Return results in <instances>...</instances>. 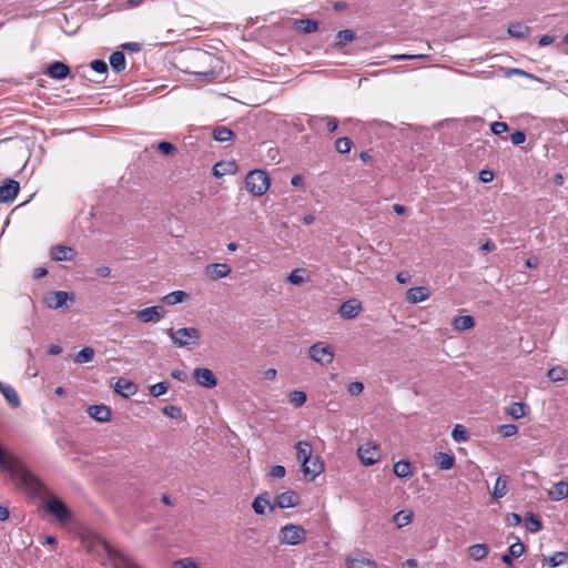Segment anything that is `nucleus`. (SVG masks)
<instances>
[{"label":"nucleus","mask_w":568,"mask_h":568,"mask_svg":"<svg viewBox=\"0 0 568 568\" xmlns=\"http://www.w3.org/2000/svg\"><path fill=\"white\" fill-rule=\"evenodd\" d=\"M296 29L303 33H311L317 29V22L312 19H301L295 22Z\"/></svg>","instance_id":"c9c22d12"},{"label":"nucleus","mask_w":568,"mask_h":568,"mask_svg":"<svg viewBox=\"0 0 568 568\" xmlns=\"http://www.w3.org/2000/svg\"><path fill=\"white\" fill-rule=\"evenodd\" d=\"M45 73L52 79L62 80L70 74V67L63 62L55 61L48 67Z\"/></svg>","instance_id":"6ab92c4d"},{"label":"nucleus","mask_w":568,"mask_h":568,"mask_svg":"<svg viewBox=\"0 0 568 568\" xmlns=\"http://www.w3.org/2000/svg\"><path fill=\"white\" fill-rule=\"evenodd\" d=\"M45 508L61 523L68 521L70 519V511L60 499H53L48 501L45 504Z\"/></svg>","instance_id":"9d476101"},{"label":"nucleus","mask_w":568,"mask_h":568,"mask_svg":"<svg viewBox=\"0 0 568 568\" xmlns=\"http://www.w3.org/2000/svg\"><path fill=\"white\" fill-rule=\"evenodd\" d=\"M187 297L184 291H173L163 297V302L168 305H175L182 303Z\"/></svg>","instance_id":"e433bc0d"},{"label":"nucleus","mask_w":568,"mask_h":568,"mask_svg":"<svg viewBox=\"0 0 568 568\" xmlns=\"http://www.w3.org/2000/svg\"><path fill=\"white\" fill-rule=\"evenodd\" d=\"M352 145H353L352 140L348 138H345V136L337 139L335 142L336 151L342 154L348 153L352 149Z\"/></svg>","instance_id":"a19ab883"},{"label":"nucleus","mask_w":568,"mask_h":568,"mask_svg":"<svg viewBox=\"0 0 568 568\" xmlns=\"http://www.w3.org/2000/svg\"><path fill=\"white\" fill-rule=\"evenodd\" d=\"M393 473L398 478H409L413 476V467L409 460L407 459H400L393 466Z\"/></svg>","instance_id":"b1692460"},{"label":"nucleus","mask_w":568,"mask_h":568,"mask_svg":"<svg viewBox=\"0 0 568 568\" xmlns=\"http://www.w3.org/2000/svg\"><path fill=\"white\" fill-rule=\"evenodd\" d=\"M498 433L504 437H513L518 433V426L515 424H504L498 427Z\"/></svg>","instance_id":"c03bdc74"},{"label":"nucleus","mask_w":568,"mask_h":568,"mask_svg":"<svg viewBox=\"0 0 568 568\" xmlns=\"http://www.w3.org/2000/svg\"><path fill=\"white\" fill-rule=\"evenodd\" d=\"M530 29L520 22H514L508 26L507 32L515 39H525L528 37Z\"/></svg>","instance_id":"cd10ccee"},{"label":"nucleus","mask_w":568,"mask_h":568,"mask_svg":"<svg viewBox=\"0 0 568 568\" xmlns=\"http://www.w3.org/2000/svg\"><path fill=\"white\" fill-rule=\"evenodd\" d=\"M549 497L554 500H561L568 497V483L561 480L554 484L549 490Z\"/></svg>","instance_id":"bb28decb"},{"label":"nucleus","mask_w":568,"mask_h":568,"mask_svg":"<svg viewBox=\"0 0 568 568\" xmlns=\"http://www.w3.org/2000/svg\"><path fill=\"white\" fill-rule=\"evenodd\" d=\"M312 447L311 444L306 440H300L296 444V458L301 462L302 465L310 463V458L312 457Z\"/></svg>","instance_id":"393cba45"},{"label":"nucleus","mask_w":568,"mask_h":568,"mask_svg":"<svg viewBox=\"0 0 568 568\" xmlns=\"http://www.w3.org/2000/svg\"><path fill=\"white\" fill-rule=\"evenodd\" d=\"M568 560V554L558 551L548 558V565L552 568L565 564Z\"/></svg>","instance_id":"79ce46f5"},{"label":"nucleus","mask_w":568,"mask_h":568,"mask_svg":"<svg viewBox=\"0 0 568 568\" xmlns=\"http://www.w3.org/2000/svg\"><path fill=\"white\" fill-rule=\"evenodd\" d=\"M430 296L429 288L426 286L410 287L406 293V298L412 304L426 301Z\"/></svg>","instance_id":"a211bd4d"},{"label":"nucleus","mask_w":568,"mask_h":568,"mask_svg":"<svg viewBox=\"0 0 568 568\" xmlns=\"http://www.w3.org/2000/svg\"><path fill=\"white\" fill-rule=\"evenodd\" d=\"M158 150L162 153V154H165V155H172L175 153L176 151V148L170 143V142H166V141H162L158 144Z\"/></svg>","instance_id":"8fccbe9b"},{"label":"nucleus","mask_w":568,"mask_h":568,"mask_svg":"<svg viewBox=\"0 0 568 568\" xmlns=\"http://www.w3.org/2000/svg\"><path fill=\"white\" fill-rule=\"evenodd\" d=\"M306 402V393H293L290 403L295 407H301Z\"/></svg>","instance_id":"5fc2aeb1"},{"label":"nucleus","mask_w":568,"mask_h":568,"mask_svg":"<svg viewBox=\"0 0 568 568\" xmlns=\"http://www.w3.org/2000/svg\"><path fill=\"white\" fill-rule=\"evenodd\" d=\"M306 530L297 524H286L278 531L282 545L297 546L306 540Z\"/></svg>","instance_id":"20e7f679"},{"label":"nucleus","mask_w":568,"mask_h":568,"mask_svg":"<svg viewBox=\"0 0 568 568\" xmlns=\"http://www.w3.org/2000/svg\"><path fill=\"white\" fill-rule=\"evenodd\" d=\"M300 500V495L296 491L288 489L276 496L274 505L281 509L292 508L297 506Z\"/></svg>","instance_id":"9b49d317"},{"label":"nucleus","mask_w":568,"mask_h":568,"mask_svg":"<svg viewBox=\"0 0 568 568\" xmlns=\"http://www.w3.org/2000/svg\"><path fill=\"white\" fill-rule=\"evenodd\" d=\"M364 385L361 382H352L347 385V390H363Z\"/></svg>","instance_id":"774afa93"},{"label":"nucleus","mask_w":568,"mask_h":568,"mask_svg":"<svg viewBox=\"0 0 568 568\" xmlns=\"http://www.w3.org/2000/svg\"><path fill=\"white\" fill-rule=\"evenodd\" d=\"M85 547L89 551L103 550L113 568H141L135 561L112 547L104 538L99 535H91L85 539Z\"/></svg>","instance_id":"f257e3e1"},{"label":"nucleus","mask_w":568,"mask_h":568,"mask_svg":"<svg viewBox=\"0 0 568 568\" xmlns=\"http://www.w3.org/2000/svg\"><path fill=\"white\" fill-rule=\"evenodd\" d=\"M530 407L524 402H514L507 408L506 413L514 419H520L527 416Z\"/></svg>","instance_id":"4be33fe9"},{"label":"nucleus","mask_w":568,"mask_h":568,"mask_svg":"<svg viewBox=\"0 0 568 568\" xmlns=\"http://www.w3.org/2000/svg\"><path fill=\"white\" fill-rule=\"evenodd\" d=\"M20 190V184L16 180H7L0 185V203H8L16 199Z\"/></svg>","instance_id":"f8f14e48"},{"label":"nucleus","mask_w":568,"mask_h":568,"mask_svg":"<svg viewBox=\"0 0 568 568\" xmlns=\"http://www.w3.org/2000/svg\"><path fill=\"white\" fill-rule=\"evenodd\" d=\"M494 178V173L489 170H483L480 173H479V179L481 182H490Z\"/></svg>","instance_id":"e2e57ef3"},{"label":"nucleus","mask_w":568,"mask_h":568,"mask_svg":"<svg viewBox=\"0 0 568 568\" xmlns=\"http://www.w3.org/2000/svg\"><path fill=\"white\" fill-rule=\"evenodd\" d=\"M87 413L92 419L99 423L109 422L111 418L110 407L103 404L88 406Z\"/></svg>","instance_id":"4468645a"},{"label":"nucleus","mask_w":568,"mask_h":568,"mask_svg":"<svg viewBox=\"0 0 568 568\" xmlns=\"http://www.w3.org/2000/svg\"><path fill=\"white\" fill-rule=\"evenodd\" d=\"M166 334L176 347L195 345L201 338V333L196 327L169 328Z\"/></svg>","instance_id":"7ed1b4c3"},{"label":"nucleus","mask_w":568,"mask_h":568,"mask_svg":"<svg viewBox=\"0 0 568 568\" xmlns=\"http://www.w3.org/2000/svg\"><path fill=\"white\" fill-rule=\"evenodd\" d=\"M131 387H133L134 390H136V386L132 382H130V381H128L125 378H119L115 382V384L113 385V390H125V389H129Z\"/></svg>","instance_id":"09e8293b"},{"label":"nucleus","mask_w":568,"mask_h":568,"mask_svg":"<svg viewBox=\"0 0 568 568\" xmlns=\"http://www.w3.org/2000/svg\"><path fill=\"white\" fill-rule=\"evenodd\" d=\"M170 388V383L166 381L155 383L149 386L148 390H168Z\"/></svg>","instance_id":"680f3d73"},{"label":"nucleus","mask_w":568,"mask_h":568,"mask_svg":"<svg viewBox=\"0 0 568 568\" xmlns=\"http://www.w3.org/2000/svg\"><path fill=\"white\" fill-rule=\"evenodd\" d=\"M525 140H526V134L524 131H520V130L513 132L510 135V141L515 145L523 144L525 142Z\"/></svg>","instance_id":"4d7b16f0"},{"label":"nucleus","mask_w":568,"mask_h":568,"mask_svg":"<svg viewBox=\"0 0 568 568\" xmlns=\"http://www.w3.org/2000/svg\"><path fill=\"white\" fill-rule=\"evenodd\" d=\"M174 568H199L191 558H183L174 562Z\"/></svg>","instance_id":"6e6d98bb"},{"label":"nucleus","mask_w":568,"mask_h":568,"mask_svg":"<svg viewBox=\"0 0 568 568\" xmlns=\"http://www.w3.org/2000/svg\"><path fill=\"white\" fill-rule=\"evenodd\" d=\"M310 463L302 465V471L310 480H314L324 469V465L320 457L312 456Z\"/></svg>","instance_id":"ddd939ff"},{"label":"nucleus","mask_w":568,"mask_h":568,"mask_svg":"<svg viewBox=\"0 0 568 568\" xmlns=\"http://www.w3.org/2000/svg\"><path fill=\"white\" fill-rule=\"evenodd\" d=\"M50 257L57 262L72 261L74 258V250L71 246L54 245L50 248Z\"/></svg>","instance_id":"2eb2a0df"},{"label":"nucleus","mask_w":568,"mask_h":568,"mask_svg":"<svg viewBox=\"0 0 568 568\" xmlns=\"http://www.w3.org/2000/svg\"><path fill=\"white\" fill-rule=\"evenodd\" d=\"M452 437L457 443H464L469 439V433L463 425L457 424L453 428Z\"/></svg>","instance_id":"58836bf2"},{"label":"nucleus","mask_w":568,"mask_h":568,"mask_svg":"<svg viewBox=\"0 0 568 568\" xmlns=\"http://www.w3.org/2000/svg\"><path fill=\"white\" fill-rule=\"evenodd\" d=\"M12 408H17L20 405V398L18 393H2Z\"/></svg>","instance_id":"13d9d810"},{"label":"nucleus","mask_w":568,"mask_h":568,"mask_svg":"<svg viewBox=\"0 0 568 568\" xmlns=\"http://www.w3.org/2000/svg\"><path fill=\"white\" fill-rule=\"evenodd\" d=\"M506 521L509 526H517L521 523V517L518 514L511 513L507 515Z\"/></svg>","instance_id":"052dcab7"},{"label":"nucleus","mask_w":568,"mask_h":568,"mask_svg":"<svg viewBox=\"0 0 568 568\" xmlns=\"http://www.w3.org/2000/svg\"><path fill=\"white\" fill-rule=\"evenodd\" d=\"M355 39V33L352 30H341L336 34V44L345 45L348 42H352Z\"/></svg>","instance_id":"ea45409f"},{"label":"nucleus","mask_w":568,"mask_h":568,"mask_svg":"<svg viewBox=\"0 0 568 568\" xmlns=\"http://www.w3.org/2000/svg\"><path fill=\"white\" fill-rule=\"evenodd\" d=\"M135 315L143 323H156L164 317L165 312L162 306L156 305L139 310Z\"/></svg>","instance_id":"1a4fd4ad"},{"label":"nucleus","mask_w":568,"mask_h":568,"mask_svg":"<svg viewBox=\"0 0 568 568\" xmlns=\"http://www.w3.org/2000/svg\"><path fill=\"white\" fill-rule=\"evenodd\" d=\"M303 272L304 270L301 268L293 270L287 276V281L293 285L303 284L305 282V278L302 275Z\"/></svg>","instance_id":"a18cd8bd"},{"label":"nucleus","mask_w":568,"mask_h":568,"mask_svg":"<svg viewBox=\"0 0 568 568\" xmlns=\"http://www.w3.org/2000/svg\"><path fill=\"white\" fill-rule=\"evenodd\" d=\"M346 566L347 568H376V562L356 552L346 558Z\"/></svg>","instance_id":"f3484780"},{"label":"nucleus","mask_w":568,"mask_h":568,"mask_svg":"<svg viewBox=\"0 0 568 568\" xmlns=\"http://www.w3.org/2000/svg\"><path fill=\"white\" fill-rule=\"evenodd\" d=\"M429 58L426 53H417V54H394L390 57L392 60L400 61V60H427Z\"/></svg>","instance_id":"49530a36"},{"label":"nucleus","mask_w":568,"mask_h":568,"mask_svg":"<svg viewBox=\"0 0 568 568\" xmlns=\"http://www.w3.org/2000/svg\"><path fill=\"white\" fill-rule=\"evenodd\" d=\"M525 551V545L520 541L514 542L509 546L508 552L503 555L501 560L511 566L514 558H519Z\"/></svg>","instance_id":"5701e85b"},{"label":"nucleus","mask_w":568,"mask_h":568,"mask_svg":"<svg viewBox=\"0 0 568 568\" xmlns=\"http://www.w3.org/2000/svg\"><path fill=\"white\" fill-rule=\"evenodd\" d=\"M252 508L256 515H264L266 511V508L270 509V511L274 510L275 505L271 504L267 494H261L256 496L252 503Z\"/></svg>","instance_id":"412c9836"},{"label":"nucleus","mask_w":568,"mask_h":568,"mask_svg":"<svg viewBox=\"0 0 568 568\" xmlns=\"http://www.w3.org/2000/svg\"><path fill=\"white\" fill-rule=\"evenodd\" d=\"M109 62L111 68L118 73L122 72L126 67L125 57L121 51L113 52L109 58Z\"/></svg>","instance_id":"c756f323"},{"label":"nucleus","mask_w":568,"mask_h":568,"mask_svg":"<svg viewBox=\"0 0 568 568\" xmlns=\"http://www.w3.org/2000/svg\"><path fill=\"white\" fill-rule=\"evenodd\" d=\"M539 264V261L536 256H530L525 261V265L529 268H535Z\"/></svg>","instance_id":"338daca9"},{"label":"nucleus","mask_w":568,"mask_h":568,"mask_svg":"<svg viewBox=\"0 0 568 568\" xmlns=\"http://www.w3.org/2000/svg\"><path fill=\"white\" fill-rule=\"evenodd\" d=\"M357 455L362 464L371 466L381 459V449L375 443L366 442L358 447Z\"/></svg>","instance_id":"423d86ee"},{"label":"nucleus","mask_w":568,"mask_h":568,"mask_svg":"<svg viewBox=\"0 0 568 568\" xmlns=\"http://www.w3.org/2000/svg\"><path fill=\"white\" fill-rule=\"evenodd\" d=\"M566 374L567 372L565 368H562L561 366H556L548 371L547 376L551 382H559L565 379Z\"/></svg>","instance_id":"37998d69"},{"label":"nucleus","mask_w":568,"mask_h":568,"mask_svg":"<svg viewBox=\"0 0 568 568\" xmlns=\"http://www.w3.org/2000/svg\"><path fill=\"white\" fill-rule=\"evenodd\" d=\"M467 554L474 560L480 561L488 556L489 548L486 544H475L467 548Z\"/></svg>","instance_id":"a878e982"},{"label":"nucleus","mask_w":568,"mask_h":568,"mask_svg":"<svg viewBox=\"0 0 568 568\" xmlns=\"http://www.w3.org/2000/svg\"><path fill=\"white\" fill-rule=\"evenodd\" d=\"M490 131L496 135H500L508 131V124L506 122L499 121L493 122L490 125Z\"/></svg>","instance_id":"3c124183"},{"label":"nucleus","mask_w":568,"mask_h":568,"mask_svg":"<svg viewBox=\"0 0 568 568\" xmlns=\"http://www.w3.org/2000/svg\"><path fill=\"white\" fill-rule=\"evenodd\" d=\"M412 519H413V513L406 511V510L397 511L393 516V523L396 525L397 528H403V527L407 526L408 524L412 523Z\"/></svg>","instance_id":"473e14b6"},{"label":"nucleus","mask_w":568,"mask_h":568,"mask_svg":"<svg viewBox=\"0 0 568 568\" xmlns=\"http://www.w3.org/2000/svg\"><path fill=\"white\" fill-rule=\"evenodd\" d=\"M362 310V305L356 300H348L339 306V314L343 318H354Z\"/></svg>","instance_id":"aec40b11"},{"label":"nucleus","mask_w":568,"mask_h":568,"mask_svg":"<svg viewBox=\"0 0 568 568\" xmlns=\"http://www.w3.org/2000/svg\"><path fill=\"white\" fill-rule=\"evenodd\" d=\"M231 273V267L226 263H213L205 267V274L213 281L224 278Z\"/></svg>","instance_id":"dca6fc26"},{"label":"nucleus","mask_w":568,"mask_h":568,"mask_svg":"<svg viewBox=\"0 0 568 568\" xmlns=\"http://www.w3.org/2000/svg\"><path fill=\"white\" fill-rule=\"evenodd\" d=\"M437 466L443 470L450 469L455 464V457L453 454L437 453L435 456Z\"/></svg>","instance_id":"7c9ffc66"},{"label":"nucleus","mask_w":568,"mask_h":568,"mask_svg":"<svg viewBox=\"0 0 568 568\" xmlns=\"http://www.w3.org/2000/svg\"><path fill=\"white\" fill-rule=\"evenodd\" d=\"M304 183V178L301 174H295L291 179V184L295 187L302 186Z\"/></svg>","instance_id":"0e129e2a"},{"label":"nucleus","mask_w":568,"mask_h":568,"mask_svg":"<svg viewBox=\"0 0 568 568\" xmlns=\"http://www.w3.org/2000/svg\"><path fill=\"white\" fill-rule=\"evenodd\" d=\"M90 65H91L92 70H94L98 73H106V71H108V64L105 63V61L100 60V59L93 60L90 63Z\"/></svg>","instance_id":"864d4df0"},{"label":"nucleus","mask_w":568,"mask_h":568,"mask_svg":"<svg viewBox=\"0 0 568 568\" xmlns=\"http://www.w3.org/2000/svg\"><path fill=\"white\" fill-rule=\"evenodd\" d=\"M507 484H508V477L505 475L498 476L494 490H493V497L495 499H500L507 494Z\"/></svg>","instance_id":"2f4dec72"},{"label":"nucleus","mask_w":568,"mask_h":568,"mask_svg":"<svg viewBox=\"0 0 568 568\" xmlns=\"http://www.w3.org/2000/svg\"><path fill=\"white\" fill-rule=\"evenodd\" d=\"M94 357V349L92 347H83L80 352H78L75 355H74V363L77 364H84V363H89L93 359Z\"/></svg>","instance_id":"f704fd0d"},{"label":"nucleus","mask_w":568,"mask_h":568,"mask_svg":"<svg viewBox=\"0 0 568 568\" xmlns=\"http://www.w3.org/2000/svg\"><path fill=\"white\" fill-rule=\"evenodd\" d=\"M193 377L197 385L203 388H214L217 384V379L213 372L205 367H197L193 371Z\"/></svg>","instance_id":"6e6552de"},{"label":"nucleus","mask_w":568,"mask_h":568,"mask_svg":"<svg viewBox=\"0 0 568 568\" xmlns=\"http://www.w3.org/2000/svg\"><path fill=\"white\" fill-rule=\"evenodd\" d=\"M313 121H326L327 129L331 133L335 132L338 126V121L333 116L316 118Z\"/></svg>","instance_id":"603ef678"},{"label":"nucleus","mask_w":568,"mask_h":568,"mask_svg":"<svg viewBox=\"0 0 568 568\" xmlns=\"http://www.w3.org/2000/svg\"><path fill=\"white\" fill-rule=\"evenodd\" d=\"M526 527L531 532H537L541 529L542 525L540 519L532 513H527L525 516Z\"/></svg>","instance_id":"4c0bfd02"},{"label":"nucleus","mask_w":568,"mask_h":568,"mask_svg":"<svg viewBox=\"0 0 568 568\" xmlns=\"http://www.w3.org/2000/svg\"><path fill=\"white\" fill-rule=\"evenodd\" d=\"M285 468L282 465H275L271 468L268 475L272 478H283L285 476Z\"/></svg>","instance_id":"bf43d9fd"},{"label":"nucleus","mask_w":568,"mask_h":568,"mask_svg":"<svg viewBox=\"0 0 568 568\" xmlns=\"http://www.w3.org/2000/svg\"><path fill=\"white\" fill-rule=\"evenodd\" d=\"M162 412L164 415L169 416L170 418L178 419L181 417L182 412L181 408L173 405H168L162 408Z\"/></svg>","instance_id":"de8ad7c7"},{"label":"nucleus","mask_w":568,"mask_h":568,"mask_svg":"<svg viewBox=\"0 0 568 568\" xmlns=\"http://www.w3.org/2000/svg\"><path fill=\"white\" fill-rule=\"evenodd\" d=\"M271 184L270 176L265 170L255 169L245 176V186L250 193L255 196H262L266 193Z\"/></svg>","instance_id":"f03ea898"},{"label":"nucleus","mask_w":568,"mask_h":568,"mask_svg":"<svg viewBox=\"0 0 568 568\" xmlns=\"http://www.w3.org/2000/svg\"><path fill=\"white\" fill-rule=\"evenodd\" d=\"M475 321L470 315H459L454 318L453 326L457 331H467L473 328Z\"/></svg>","instance_id":"c85d7f7f"},{"label":"nucleus","mask_w":568,"mask_h":568,"mask_svg":"<svg viewBox=\"0 0 568 568\" xmlns=\"http://www.w3.org/2000/svg\"><path fill=\"white\" fill-rule=\"evenodd\" d=\"M554 41H555V38H554V37L546 34V36H542V37L539 39V42H538V43H539V45H540V47H546V45L551 44Z\"/></svg>","instance_id":"69168bd1"},{"label":"nucleus","mask_w":568,"mask_h":568,"mask_svg":"<svg viewBox=\"0 0 568 568\" xmlns=\"http://www.w3.org/2000/svg\"><path fill=\"white\" fill-rule=\"evenodd\" d=\"M75 296L73 293L65 291H55L50 296L45 298L47 306L52 310H58L62 307H67V302L70 301L73 303Z\"/></svg>","instance_id":"0eeeda50"},{"label":"nucleus","mask_w":568,"mask_h":568,"mask_svg":"<svg viewBox=\"0 0 568 568\" xmlns=\"http://www.w3.org/2000/svg\"><path fill=\"white\" fill-rule=\"evenodd\" d=\"M308 354L314 362L321 365H328L334 359L333 348L324 342L313 344L308 349Z\"/></svg>","instance_id":"39448f33"},{"label":"nucleus","mask_w":568,"mask_h":568,"mask_svg":"<svg viewBox=\"0 0 568 568\" xmlns=\"http://www.w3.org/2000/svg\"><path fill=\"white\" fill-rule=\"evenodd\" d=\"M213 138L219 142H227L234 138V133L226 126H217L213 130Z\"/></svg>","instance_id":"72a5a7b5"}]
</instances>
